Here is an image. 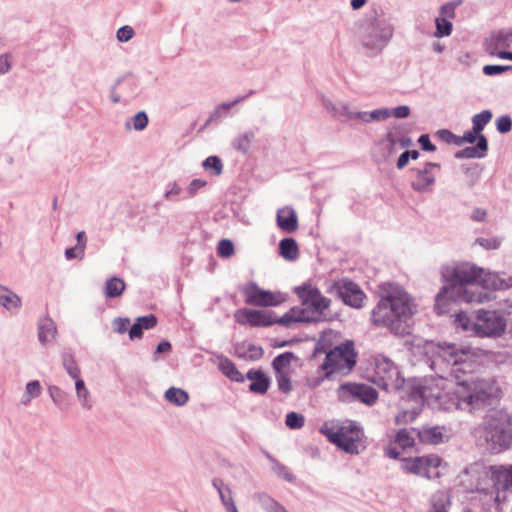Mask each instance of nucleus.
Instances as JSON below:
<instances>
[{"instance_id": "1", "label": "nucleus", "mask_w": 512, "mask_h": 512, "mask_svg": "<svg viewBox=\"0 0 512 512\" xmlns=\"http://www.w3.org/2000/svg\"><path fill=\"white\" fill-rule=\"evenodd\" d=\"M424 354L430 361V367L440 378L453 376L456 383L449 392L432 394L439 402L445 403L449 397L456 409L473 411L497 403L502 390L494 378L462 379V375L473 373L481 364L478 350L468 345L455 343L426 342Z\"/></svg>"}, {"instance_id": "2", "label": "nucleus", "mask_w": 512, "mask_h": 512, "mask_svg": "<svg viewBox=\"0 0 512 512\" xmlns=\"http://www.w3.org/2000/svg\"><path fill=\"white\" fill-rule=\"evenodd\" d=\"M474 436L491 452L508 449L512 445V416L502 410L487 414L483 423L475 428Z\"/></svg>"}, {"instance_id": "3", "label": "nucleus", "mask_w": 512, "mask_h": 512, "mask_svg": "<svg viewBox=\"0 0 512 512\" xmlns=\"http://www.w3.org/2000/svg\"><path fill=\"white\" fill-rule=\"evenodd\" d=\"M442 277L446 282L456 285H476L475 290L465 288L457 289L461 299L466 303H483L488 300V296L482 290H479L480 278L483 275V269L467 262L446 265L441 271Z\"/></svg>"}, {"instance_id": "4", "label": "nucleus", "mask_w": 512, "mask_h": 512, "mask_svg": "<svg viewBox=\"0 0 512 512\" xmlns=\"http://www.w3.org/2000/svg\"><path fill=\"white\" fill-rule=\"evenodd\" d=\"M319 431L329 442L348 454L357 455L366 448L363 429L355 422H326Z\"/></svg>"}, {"instance_id": "5", "label": "nucleus", "mask_w": 512, "mask_h": 512, "mask_svg": "<svg viewBox=\"0 0 512 512\" xmlns=\"http://www.w3.org/2000/svg\"><path fill=\"white\" fill-rule=\"evenodd\" d=\"M455 322L463 331L472 332L481 337L500 335L506 327L505 320L497 312L483 309L472 315L460 312L457 314Z\"/></svg>"}, {"instance_id": "6", "label": "nucleus", "mask_w": 512, "mask_h": 512, "mask_svg": "<svg viewBox=\"0 0 512 512\" xmlns=\"http://www.w3.org/2000/svg\"><path fill=\"white\" fill-rule=\"evenodd\" d=\"M356 362L357 353L354 343L353 341H346L326 353L318 371L323 374L322 379L334 373L346 375L353 370Z\"/></svg>"}, {"instance_id": "7", "label": "nucleus", "mask_w": 512, "mask_h": 512, "mask_svg": "<svg viewBox=\"0 0 512 512\" xmlns=\"http://www.w3.org/2000/svg\"><path fill=\"white\" fill-rule=\"evenodd\" d=\"M403 469L417 476L435 479L446 476L447 463L436 454L403 459Z\"/></svg>"}, {"instance_id": "8", "label": "nucleus", "mask_w": 512, "mask_h": 512, "mask_svg": "<svg viewBox=\"0 0 512 512\" xmlns=\"http://www.w3.org/2000/svg\"><path fill=\"white\" fill-rule=\"evenodd\" d=\"M294 292L300 299L305 309H308L312 316L315 317V322L325 319V311L330 307L331 300L324 295L321 291L311 283H305L301 286L294 288Z\"/></svg>"}, {"instance_id": "9", "label": "nucleus", "mask_w": 512, "mask_h": 512, "mask_svg": "<svg viewBox=\"0 0 512 512\" xmlns=\"http://www.w3.org/2000/svg\"><path fill=\"white\" fill-rule=\"evenodd\" d=\"M372 381L384 390L399 389L404 380L397 366L387 358L375 360Z\"/></svg>"}, {"instance_id": "10", "label": "nucleus", "mask_w": 512, "mask_h": 512, "mask_svg": "<svg viewBox=\"0 0 512 512\" xmlns=\"http://www.w3.org/2000/svg\"><path fill=\"white\" fill-rule=\"evenodd\" d=\"M245 303L260 307L278 306L284 303L287 299L286 294L282 292H275L264 290L256 283H249L243 290Z\"/></svg>"}, {"instance_id": "11", "label": "nucleus", "mask_w": 512, "mask_h": 512, "mask_svg": "<svg viewBox=\"0 0 512 512\" xmlns=\"http://www.w3.org/2000/svg\"><path fill=\"white\" fill-rule=\"evenodd\" d=\"M338 399L345 403L355 401L367 405L374 404L378 399L377 391L369 385L359 383H344L337 389Z\"/></svg>"}, {"instance_id": "12", "label": "nucleus", "mask_w": 512, "mask_h": 512, "mask_svg": "<svg viewBox=\"0 0 512 512\" xmlns=\"http://www.w3.org/2000/svg\"><path fill=\"white\" fill-rule=\"evenodd\" d=\"M428 387L422 386L413 391L401 407V411L395 416V424H408L413 422L421 413L425 400L430 395L427 394Z\"/></svg>"}, {"instance_id": "13", "label": "nucleus", "mask_w": 512, "mask_h": 512, "mask_svg": "<svg viewBox=\"0 0 512 512\" xmlns=\"http://www.w3.org/2000/svg\"><path fill=\"white\" fill-rule=\"evenodd\" d=\"M465 475L475 480H512V465L488 466L475 462L465 469Z\"/></svg>"}, {"instance_id": "14", "label": "nucleus", "mask_w": 512, "mask_h": 512, "mask_svg": "<svg viewBox=\"0 0 512 512\" xmlns=\"http://www.w3.org/2000/svg\"><path fill=\"white\" fill-rule=\"evenodd\" d=\"M234 319L238 324L250 327H269L275 324L273 312L249 308L236 310Z\"/></svg>"}, {"instance_id": "15", "label": "nucleus", "mask_w": 512, "mask_h": 512, "mask_svg": "<svg viewBox=\"0 0 512 512\" xmlns=\"http://www.w3.org/2000/svg\"><path fill=\"white\" fill-rule=\"evenodd\" d=\"M334 288L345 304L354 308L362 307L365 294L358 284L351 280L343 279L336 282Z\"/></svg>"}, {"instance_id": "16", "label": "nucleus", "mask_w": 512, "mask_h": 512, "mask_svg": "<svg viewBox=\"0 0 512 512\" xmlns=\"http://www.w3.org/2000/svg\"><path fill=\"white\" fill-rule=\"evenodd\" d=\"M391 303V308L398 320L406 319L412 315V304L408 294L398 287H392L385 296Z\"/></svg>"}, {"instance_id": "17", "label": "nucleus", "mask_w": 512, "mask_h": 512, "mask_svg": "<svg viewBox=\"0 0 512 512\" xmlns=\"http://www.w3.org/2000/svg\"><path fill=\"white\" fill-rule=\"evenodd\" d=\"M315 322V317L312 313L304 307L295 306L287 311L283 316H275V324H279L284 327H291L297 323H310Z\"/></svg>"}, {"instance_id": "18", "label": "nucleus", "mask_w": 512, "mask_h": 512, "mask_svg": "<svg viewBox=\"0 0 512 512\" xmlns=\"http://www.w3.org/2000/svg\"><path fill=\"white\" fill-rule=\"evenodd\" d=\"M397 320L389 299L382 297L372 312V322L376 326L392 327Z\"/></svg>"}, {"instance_id": "19", "label": "nucleus", "mask_w": 512, "mask_h": 512, "mask_svg": "<svg viewBox=\"0 0 512 512\" xmlns=\"http://www.w3.org/2000/svg\"><path fill=\"white\" fill-rule=\"evenodd\" d=\"M437 168L438 164L427 163L422 169H418L411 184L412 188L419 192L430 191L436 178L434 170Z\"/></svg>"}, {"instance_id": "20", "label": "nucleus", "mask_w": 512, "mask_h": 512, "mask_svg": "<svg viewBox=\"0 0 512 512\" xmlns=\"http://www.w3.org/2000/svg\"><path fill=\"white\" fill-rule=\"evenodd\" d=\"M479 287L487 290H504L512 287V278H503L496 273L486 272L480 278Z\"/></svg>"}, {"instance_id": "21", "label": "nucleus", "mask_w": 512, "mask_h": 512, "mask_svg": "<svg viewBox=\"0 0 512 512\" xmlns=\"http://www.w3.org/2000/svg\"><path fill=\"white\" fill-rule=\"evenodd\" d=\"M417 437L421 443L437 445L444 442L446 429L442 426H424L417 430Z\"/></svg>"}, {"instance_id": "22", "label": "nucleus", "mask_w": 512, "mask_h": 512, "mask_svg": "<svg viewBox=\"0 0 512 512\" xmlns=\"http://www.w3.org/2000/svg\"><path fill=\"white\" fill-rule=\"evenodd\" d=\"M246 378L251 381L249 390L256 394H265L270 386V379L259 369H251L247 372Z\"/></svg>"}, {"instance_id": "23", "label": "nucleus", "mask_w": 512, "mask_h": 512, "mask_svg": "<svg viewBox=\"0 0 512 512\" xmlns=\"http://www.w3.org/2000/svg\"><path fill=\"white\" fill-rule=\"evenodd\" d=\"M277 224L287 233H293L298 229L297 214L291 207H284L277 212Z\"/></svg>"}, {"instance_id": "24", "label": "nucleus", "mask_w": 512, "mask_h": 512, "mask_svg": "<svg viewBox=\"0 0 512 512\" xmlns=\"http://www.w3.org/2000/svg\"><path fill=\"white\" fill-rule=\"evenodd\" d=\"M451 504L450 492L440 490L431 495L427 512H449Z\"/></svg>"}, {"instance_id": "25", "label": "nucleus", "mask_w": 512, "mask_h": 512, "mask_svg": "<svg viewBox=\"0 0 512 512\" xmlns=\"http://www.w3.org/2000/svg\"><path fill=\"white\" fill-rule=\"evenodd\" d=\"M488 142L484 135H479L476 146L466 147L456 153L457 158H482L486 155Z\"/></svg>"}, {"instance_id": "26", "label": "nucleus", "mask_w": 512, "mask_h": 512, "mask_svg": "<svg viewBox=\"0 0 512 512\" xmlns=\"http://www.w3.org/2000/svg\"><path fill=\"white\" fill-rule=\"evenodd\" d=\"M213 486L218 491L226 512H235L238 510L233 499L232 491L224 482H213Z\"/></svg>"}, {"instance_id": "27", "label": "nucleus", "mask_w": 512, "mask_h": 512, "mask_svg": "<svg viewBox=\"0 0 512 512\" xmlns=\"http://www.w3.org/2000/svg\"><path fill=\"white\" fill-rule=\"evenodd\" d=\"M456 292V287H443L436 296L435 310L438 314H445L450 311V297Z\"/></svg>"}, {"instance_id": "28", "label": "nucleus", "mask_w": 512, "mask_h": 512, "mask_svg": "<svg viewBox=\"0 0 512 512\" xmlns=\"http://www.w3.org/2000/svg\"><path fill=\"white\" fill-rule=\"evenodd\" d=\"M126 284L123 279L119 277H111L106 280L103 287V293L108 298L120 297L125 291Z\"/></svg>"}, {"instance_id": "29", "label": "nucleus", "mask_w": 512, "mask_h": 512, "mask_svg": "<svg viewBox=\"0 0 512 512\" xmlns=\"http://www.w3.org/2000/svg\"><path fill=\"white\" fill-rule=\"evenodd\" d=\"M218 368L232 381L243 382L245 379L242 373L237 369L236 365L228 358H220Z\"/></svg>"}, {"instance_id": "30", "label": "nucleus", "mask_w": 512, "mask_h": 512, "mask_svg": "<svg viewBox=\"0 0 512 512\" xmlns=\"http://www.w3.org/2000/svg\"><path fill=\"white\" fill-rule=\"evenodd\" d=\"M295 358L292 352H284L274 358L272 362L275 374L292 373L291 363Z\"/></svg>"}, {"instance_id": "31", "label": "nucleus", "mask_w": 512, "mask_h": 512, "mask_svg": "<svg viewBox=\"0 0 512 512\" xmlns=\"http://www.w3.org/2000/svg\"><path fill=\"white\" fill-rule=\"evenodd\" d=\"M0 305L8 310H17L21 305V300L15 293L0 286Z\"/></svg>"}, {"instance_id": "32", "label": "nucleus", "mask_w": 512, "mask_h": 512, "mask_svg": "<svg viewBox=\"0 0 512 512\" xmlns=\"http://www.w3.org/2000/svg\"><path fill=\"white\" fill-rule=\"evenodd\" d=\"M254 498L267 512H287V510L276 500L266 493H256Z\"/></svg>"}, {"instance_id": "33", "label": "nucleus", "mask_w": 512, "mask_h": 512, "mask_svg": "<svg viewBox=\"0 0 512 512\" xmlns=\"http://www.w3.org/2000/svg\"><path fill=\"white\" fill-rule=\"evenodd\" d=\"M280 254L288 259L294 260L298 256V246L293 238H285L280 241Z\"/></svg>"}, {"instance_id": "34", "label": "nucleus", "mask_w": 512, "mask_h": 512, "mask_svg": "<svg viewBox=\"0 0 512 512\" xmlns=\"http://www.w3.org/2000/svg\"><path fill=\"white\" fill-rule=\"evenodd\" d=\"M165 398L172 404L181 406L184 405L188 401V394L186 391L171 387L165 392Z\"/></svg>"}, {"instance_id": "35", "label": "nucleus", "mask_w": 512, "mask_h": 512, "mask_svg": "<svg viewBox=\"0 0 512 512\" xmlns=\"http://www.w3.org/2000/svg\"><path fill=\"white\" fill-rule=\"evenodd\" d=\"M56 328L51 320H44L39 325V340L42 343L49 342L55 336Z\"/></svg>"}, {"instance_id": "36", "label": "nucleus", "mask_w": 512, "mask_h": 512, "mask_svg": "<svg viewBox=\"0 0 512 512\" xmlns=\"http://www.w3.org/2000/svg\"><path fill=\"white\" fill-rule=\"evenodd\" d=\"M41 392H42V388H41L40 382L38 380L29 382L26 385V392L21 398V403L24 405H28L30 403V401L33 398L38 397L41 394Z\"/></svg>"}, {"instance_id": "37", "label": "nucleus", "mask_w": 512, "mask_h": 512, "mask_svg": "<svg viewBox=\"0 0 512 512\" xmlns=\"http://www.w3.org/2000/svg\"><path fill=\"white\" fill-rule=\"evenodd\" d=\"M393 443L398 444L403 450L412 448L415 445V439L406 429L397 431Z\"/></svg>"}, {"instance_id": "38", "label": "nucleus", "mask_w": 512, "mask_h": 512, "mask_svg": "<svg viewBox=\"0 0 512 512\" xmlns=\"http://www.w3.org/2000/svg\"><path fill=\"white\" fill-rule=\"evenodd\" d=\"M491 119L492 113L489 110H484L481 113L474 115L472 118L474 131L481 132Z\"/></svg>"}, {"instance_id": "39", "label": "nucleus", "mask_w": 512, "mask_h": 512, "mask_svg": "<svg viewBox=\"0 0 512 512\" xmlns=\"http://www.w3.org/2000/svg\"><path fill=\"white\" fill-rule=\"evenodd\" d=\"M493 490L491 492V497L494 499L495 502L501 503L505 501V496H501V491L505 493L506 491L510 490L512 488V482H493Z\"/></svg>"}, {"instance_id": "40", "label": "nucleus", "mask_w": 512, "mask_h": 512, "mask_svg": "<svg viewBox=\"0 0 512 512\" xmlns=\"http://www.w3.org/2000/svg\"><path fill=\"white\" fill-rule=\"evenodd\" d=\"M435 23H436V32H435L436 37H444V36H449L451 34L452 23L450 22V20H448L446 18L437 17L435 20Z\"/></svg>"}, {"instance_id": "41", "label": "nucleus", "mask_w": 512, "mask_h": 512, "mask_svg": "<svg viewBox=\"0 0 512 512\" xmlns=\"http://www.w3.org/2000/svg\"><path fill=\"white\" fill-rule=\"evenodd\" d=\"M63 365H64L67 373L72 378L78 379V377H80V369L72 355L66 354L63 356Z\"/></svg>"}, {"instance_id": "42", "label": "nucleus", "mask_w": 512, "mask_h": 512, "mask_svg": "<svg viewBox=\"0 0 512 512\" xmlns=\"http://www.w3.org/2000/svg\"><path fill=\"white\" fill-rule=\"evenodd\" d=\"M285 423L290 429H300L304 426L305 418L301 414L291 412L287 414Z\"/></svg>"}, {"instance_id": "43", "label": "nucleus", "mask_w": 512, "mask_h": 512, "mask_svg": "<svg viewBox=\"0 0 512 512\" xmlns=\"http://www.w3.org/2000/svg\"><path fill=\"white\" fill-rule=\"evenodd\" d=\"M218 255L222 258H229L234 254V245L229 239H222L217 247Z\"/></svg>"}, {"instance_id": "44", "label": "nucleus", "mask_w": 512, "mask_h": 512, "mask_svg": "<svg viewBox=\"0 0 512 512\" xmlns=\"http://www.w3.org/2000/svg\"><path fill=\"white\" fill-rule=\"evenodd\" d=\"M203 166L207 170L212 169L214 175L218 176L222 173L223 165L217 156H209L206 158V160L203 162Z\"/></svg>"}, {"instance_id": "45", "label": "nucleus", "mask_w": 512, "mask_h": 512, "mask_svg": "<svg viewBox=\"0 0 512 512\" xmlns=\"http://www.w3.org/2000/svg\"><path fill=\"white\" fill-rule=\"evenodd\" d=\"M278 388L283 393H289L292 390L291 373L275 374Z\"/></svg>"}, {"instance_id": "46", "label": "nucleus", "mask_w": 512, "mask_h": 512, "mask_svg": "<svg viewBox=\"0 0 512 512\" xmlns=\"http://www.w3.org/2000/svg\"><path fill=\"white\" fill-rule=\"evenodd\" d=\"M359 117L363 118L364 121L369 122L371 120H385L391 116V112L388 109H378L370 113L367 117L366 113L359 114Z\"/></svg>"}, {"instance_id": "47", "label": "nucleus", "mask_w": 512, "mask_h": 512, "mask_svg": "<svg viewBox=\"0 0 512 512\" xmlns=\"http://www.w3.org/2000/svg\"><path fill=\"white\" fill-rule=\"evenodd\" d=\"M438 136L446 143L455 144L457 146L462 145V140H460V136L453 134L449 130L443 129L438 131Z\"/></svg>"}, {"instance_id": "48", "label": "nucleus", "mask_w": 512, "mask_h": 512, "mask_svg": "<svg viewBox=\"0 0 512 512\" xmlns=\"http://www.w3.org/2000/svg\"><path fill=\"white\" fill-rule=\"evenodd\" d=\"M511 68L509 65H485L483 72L485 75L494 76L509 71Z\"/></svg>"}, {"instance_id": "49", "label": "nucleus", "mask_w": 512, "mask_h": 512, "mask_svg": "<svg viewBox=\"0 0 512 512\" xmlns=\"http://www.w3.org/2000/svg\"><path fill=\"white\" fill-rule=\"evenodd\" d=\"M136 321L140 324L143 330L152 329L157 325V318L153 314L138 317Z\"/></svg>"}, {"instance_id": "50", "label": "nucleus", "mask_w": 512, "mask_h": 512, "mask_svg": "<svg viewBox=\"0 0 512 512\" xmlns=\"http://www.w3.org/2000/svg\"><path fill=\"white\" fill-rule=\"evenodd\" d=\"M388 139L391 143L392 148L399 146L400 148H408L412 145V140L408 137L402 136L395 138L391 133L388 134Z\"/></svg>"}, {"instance_id": "51", "label": "nucleus", "mask_w": 512, "mask_h": 512, "mask_svg": "<svg viewBox=\"0 0 512 512\" xmlns=\"http://www.w3.org/2000/svg\"><path fill=\"white\" fill-rule=\"evenodd\" d=\"M243 98H238L236 99L235 101L233 102H228V103H222L221 105H219L215 111L213 112V114L211 115V119H218L220 118L225 112L229 111V109L231 107H233L234 105H236L238 102H240Z\"/></svg>"}, {"instance_id": "52", "label": "nucleus", "mask_w": 512, "mask_h": 512, "mask_svg": "<svg viewBox=\"0 0 512 512\" xmlns=\"http://www.w3.org/2000/svg\"><path fill=\"white\" fill-rule=\"evenodd\" d=\"M132 123L135 130H143L148 124V117L144 112H138L132 118Z\"/></svg>"}, {"instance_id": "53", "label": "nucleus", "mask_w": 512, "mask_h": 512, "mask_svg": "<svg viewBox=\"0 0 512 512\" xmlns=\"http://www.w3.org/2000/svg\"><path fill=\"white\" fill-rule=\"evenodd\" d=\"M496 126L500 133H507L512 128V119L509 116H501L496 120Z\"/></svg>"}, {"instance_id": "54", "label": "nucleus", "mask_w": 512, "mask_h": 512, "mask_svg": "<svg viewBox=\"0 0 512 512\" xmlns=\"http://www.w3.org/2000/svg\"><path fill=\"white\" fill-rule=\"evenodd\" d=\"M116 36L120 42H127L134 36V30L126 25L118 29Z\"/></svg>"}, {"instance_id": "55", "label": "nucleus", "mask_w": 512, "mask_h": 512, "mask_svg": "<svg viewBox=\"0 0 512 512\" xmlns=\"http://www.w3.org/2000/svg\"><path fill=\"white\" fill-rule=\"evenodd\" d=\"M477 243L484 247L485 249H491V250H495V249H498L500 247V240L497 239V238H489V239H485V238H479L477 239Z\"/></svg>"}, {"instance_id": "56", "label": "nucleus", "mask_w": 512, "mask_h": 512, "mask_svg": "<svg viewBox=\"0 0 512 512\" xmlns=\"http://www.w3.org/2000/svg\"><path fill=\"white\" fill-rule=\"evenodd\" d=\"M75 380H76L75 386H76L77 395L82 400L83 404L85 405L87 402V397H88L89 392H88L87 388L85 387L84 381L80 377H78V379H75Z\"/></svg>"}, {"instance_id": "57", "label": "nucleus", "mask_w": 512, "mask_h": 512, "mask_svg": "<svg viewBox=\"0 0 512 512\" xmlns=\"http://www.w3.org/2000/svg\"><path fill=\"white\" fill-rule=\"evenodd\" d=\"M455 16V5L453 3H446L440 8V18H446L448 20Z\"/></svg>"}, {"instance_id": "58", "label": "nucleus", "mask_w": 512, "mask_h": 512, "mask_svg": "<svg viewBox=\"0 0 512 512\" xmlns=\"http://www.w3.org/2000/svg\"><path fill=\"white\" fill-rule=\"evenodd\" d=\"M419 144L421 145L422 149L425 151H435L436 147L433 145L430 141V138L428 135H421L418 139Z\"/></svg>"}, {"instance_id": "59", "label": "nucleus", "mask_w": 512, "mask_h": 512, "mask_svg": "<svg viewBox=\"0 0 512 512\" xmlns=\"http://www.w3.org/2000/svg\"><path fill=\"white\" fill-rule=\"evenodd\" d=\"M84 253V250L81 249V246H75V247H71V248H68L66 249L65 251V256L67 259H73V258H76V257H81Z\"/></svg>"}, {"instance_id": "60", "label": "nucleus", "mask_w": 512, "mask_h": 512, "mask_svg": "<svg viewBox=\"0 0 512 512\" xmlns=\"http://www.w3.org/2000/svg\"><path fill=\"white\" fill-rule=\"evenodd\" d=\"M410 114V109L408 106H398L396 107L393 112H391V115L395 116L396 118H406Z\"/></svg>"}, {"instance_id": "61", "label": "nucleus", "mask_w": 512, "mask_h": 512, "mask_svg": "<svg viewBox=\"0 0 512 512\" xmlns=\"http://www.w3.org/2000/svg\"><path fill=\"white\" fill-rule=\"evenodd\" d=\"M479 135H481L480 132H475L473 128L472 131L465 133L464 136H460V140H462V145L465 142L474 143L476 140L478 141Z\"/></svg>"}, {"instance_id": "62", "label": "nucleus", "mask_w": 512, "mask_h": 512, "mask_svg": "<svg viewBox=\"0 0 512 512\" xmlns=\"http://www.w3.org/2000/svg\"><path fill=\"white\" fill-rule=\"evenodd\" d=\"M143 335V328L140 326V324L136 321L129 331V337L131 339L135 338H141Z\"/></svg>"}, {"instance_id": "63", "label": "nucleus", "mask_w": 512, "mask_h": 512, "mask_svg": "<svg viewBox=\"0 0 512 512\" xmlns=\"http://www.w3.org/2000/svg\"><path fill=\"white\" fill-rule=\"evenodd\" d=\"M11 68L10 59L8 55L0 56V74L7 73Z\"/></svg>"}, {"instance_id": "64", "label": "nucleus", "mask_w": 512, "mask_h": 512, "mask_svg": "<svg viewBox=\"0 0 512 512\" xmlns=\"http://www.w3.org/2000/svg\"><path fill=\"white\" fill-rule=\"evenodd\" d=\"M409 160H410V157H409V155H408V152H407V151L403 152V153L399 156V158H398V160H397V164H396L397 168H398L399 170L403 169L404 167H406V166H407V164H408Z\"/></svg>"}]
</instances>
